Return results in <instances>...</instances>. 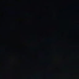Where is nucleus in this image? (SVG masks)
Returning <instances> with one entry per match:
<instances>
[{"label": "nucleus", "instance_id": "f257e3e1", "mask_svg": "<svg viewBox=\"0 0 79 79\" xmlns=\"http://www.w3.org/2000/svg\"><path fill=\"white\" fill-rule=\"evenodd\" d=\"M9 43H10V0H9Z\"/></svg>", "mask_w": 79, "mask_h": 79}, {"label": "nucleus", "instance_id": "f03ea898", "mask_svg": "<svg viewBox=\"0 0 79 79\" xmlns=\"http://www.w3.org/2000/svg\"><path fill=\"white\" fill-rule=\"evenodd\" d=\"M11 0H10V50H25V49H12L11 45Z\"/></svg>", "mask_w": 79, "mask_h": 79}, {"label": "nucleus", "instance_id": "7ed1b4c3", "mask_svg": "<svg viewBox=\"0 0 79 79\" xmlns=\"http://www.w3.org/2000/svg\"><path fill=\"white\" fill-rule=\"evenodd\" d=\"M9 50V79H10V50Z\"/></svg>", "mask_w": 79, "mask_h": 79}, {"label": "nucleus", "instance_id": "20e7f679", "mask_svg": "<svg viewBox=\"0 0 79 79\" xmlns=\"http://www.w3.org/2000/svg\"><path fill=\"white\" fill-rule=\"evenodd\" d=\"M2 46L4 47H6L7 46V42H6V41H5L3 44L2 45Z\"/></svg>", "mask_w": 79, "mask_h": 79}, {"label": "nucleus", "instance_id": "39448f33", "mask_svg": "<svg viewBox=\"0 0 79 79\" xmlns=\"http://www.w3.org/2000/svg\"><path fill=\"white\" fill-rule=\"evenodd\" d=\"M10 79H11V57H10Z\"/></svg>", "mask_w": 79, "mask_h": 79}, {"label": "nucleus", "instance_id": "423d86ee", "mask_svg": "<svg viewBox=\"0 0 79 79\" xmlns=\"http://www.w3.org/2000/svg\"><path fill=\"white\" fill-rule=\"evenodd\" d=\"M17 45V44H13V46H16Z\"/></svg>", "mask_w": 79, "mask_h": 79}, {"label": "nucleus", "instance_id": "0eeeda50", "mask_svg": "<svg viewBox=\"0 0 79 79\" xmlns=\"http://www.w3.org/2000/svg\"><path fill=\"white\" fill-rule=\"evenodd\" d=\"M14 13H15V12H14Z\"/></svg>", "mask_w": 79, "mask_h": 79}]
</instances>
